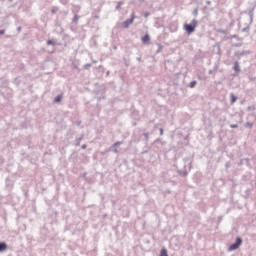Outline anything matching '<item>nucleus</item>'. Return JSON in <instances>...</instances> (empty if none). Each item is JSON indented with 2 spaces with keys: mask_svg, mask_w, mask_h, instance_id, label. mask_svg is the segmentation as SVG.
Wrapping results in <instances>:
<instances>
[{
  "mask_svg": "<svg viewBox=\"0 0 256 256\" xmlns=\"http://www.w3.org/2000/svg\"><path fill=\"white\" fill-rule=\"evenodd\" d=\"M197 27V20L193 19L191 24H184V29L188 34H191L195 31V28Z\"/></svg>",
  "mask_w": 256,
  "mask_h": 256,
  "instance_id": "nucleus-1",
  "label": "nucleus"
},
{
  "mask_svg": "<svg viewBox=\"0 0 256 256\" xmlns=\"http://www.w3.org/2000/svg\"><path fill=\"white\" fill-rule=\"evenodd\" d=\"M149 16V13L148 12H145L144 13V17L147 18Z\"/></svg>",
  "mask_w": 256,
  "mask_h": 256,
  "instance_id": "nucleus-14",
  "label": "nucleus"
},
{
  "mask_svg": "<svg viewBox=\"0 0 256 256\" xmlns=\"http://www.w3.org/2000/svg\"><path fill=\"white\" fill-rule=\"evenodd\" d=\"M6 249H7V245L4 244V243H1V244H0V251H4V250H6Z\"/></svg>",
  "mask_w": 256,
  "mask_h": 256,
  "instance_id": "nucleus-6",
  "label": "nucleus"
},
{
  "mask_svg": "<svg viewBox=\"0 0 256 256\" xmlns=\"http://www.w3.org/2000/svg\"><path fill=\"white\" fill-rule=\"evenodd\" d=\"M160 256H168L167 250L163 248V249L161 250Z\"/></svg>",
  "mask_w": 256,
  "mask_h": 256,
  "instance_id": "nucleus-7",
  "label": "nucleus"
},
{
  "mask_svg": "<svg viewBox=\"0 0 256 256\" xmlns=\"http://www.w3.org/2000/svg\"><path fill=\"white\" fill-rule=\"evenodd\" d=\"M80 144H79V142L77 143V146H79Z\"/></svg>",
  "mask_w": 256,
  "mask_h": 256,
  "instance_id": "nucleus-22",
  "label": "nucleus"
},
{
  "mask_svg": "<svg viewBox=\"0 0 256 256\" xmlns=\"http://www.w3.org/2000/svg\"><path fill=\"white\" fill-rule=\"evenodd\" d=\"M234 70H235L236 72H240V66H239V63H238V62H235Z\"/></svg>",
  "mask_w": 256,
  "mask_h": 256,
  "instance_id": "nucleus-5",
  "label": "nucleus"
},
{
  "mask_svg": "<svg viewBox=\"0 0 256 256\" xmlns=\"http://www.w3.org/2000/svg\"><path fill=\"white\" fill-rule=\"evenodd\" d=\"M82 149H86V144H83Z\"/></svg>",
  "mask_w": 256,
  "mask_h": 256,
  "instance_id": "nucleus-17",
  "label": "nucleus"
},
{
  "mask_svg": "<svg viewBox=\"0 0 256 256\" xmlns=\"http://www.w3.org/2000/svg\"><path fill=\"white\" fill-rule=\"evenodd\" d=\"M119 8H120V5L117 6V9H119Z\"/></svg>",
  "mask_w": 256,
  "mask_h": 256,
  "instance_id": "nucleus-21",
  "label": "nucleus"
},
{
  "mask_svg": "<svg viewBox=\"0 0 256 256\" xmlns=\"http://www.w3.org/2000/svg\"><path fill=\"white\" fill-rule=\"evenodd\" d=\"M122 142H115L114 147L121 145Z\"/></svg>",
  "mask_w": 256,
  "mask_h": 256,
  "instance_id": "nucleus-13",
  "label": "nucleus"
},
{
  "mask_svg": "<svg viewBox=\"0 0 256 256\" xmlns=\"http://www.w3.org/2000/svg\"><path fill=\"white\" fill-rule=\"evenodd\" d=\"M237 127H238L237 124H231L232 129H236Z\"/></svg>",
  "mask_w": 256,
  "mask_h": 256,
  "instance_id": "nucleus-12",
  "label": "nucleus"
},
{
  "mask_svg": "<svg viewBox=\"0 0 256 256\" xmlns=\"http://www.w3.org/2000/svg\"><path fill=\"white\" fill-rule=\"evenodd\" d=\"M114 152H115V153H117V150H116V148L114 149Z\"/></svg>",
  "mask_w": 256,
  "mask_h": 256,
  "instance_id": "nucleus-20",
  "label": "nucleus"
},
{
  "mask_svg": "<svg viewBox=\"0 0 256 256\" xmlns=\"http://www.w3.org/2000/svg\"><path fill=\"white\" fill-rule=\"evenodd\" d=\"M149 40H150V37H149L148 34H146V35H144V36L142 37V42H143V43H147V42H149Z\"/></svg>",
  "mask_w": 256,
  "mask_h": 256,
  "instance_id": "nucleus-4",
  "label": "nucleus"
},
{
  "mask_svg": "<svg viewBox=\"0 0 256 256\" xmlns=\"http://www.w3.org/2000/svg\"><path fill=\"white\" fill-rule=\"evenodd\" d=\"M18 31H21V27H18Z\"/></svg>",
  "mask_w": 256,
  "mask_h": 256,
  "instance_id": "nucleus-19",
  "label": "nucleus"
},
{
  "mask_svg": "<svg viewBox=\"0 0 256 256\" xmlns=\"http://www.w3.org/2000/svg\"><path fill=\"white\" fill-rule=\"evenodd\" d=\"M82 138H79V141H81Z\"/></svg>",
  "mask_w": 256,
  "mask_h": 256,
  "instance_id": "nucleus-23",
  "label": "nucleus"
},
{
  "mask_svg": "<svg viewBox=\"0 0 256 256\" xmlns=\"http://www.w3.org/2000/svg\"><path fill=\"white\" fill-rule=\"evenodd\" d=\"M47 45H53V46H55V41H53V40H48V41H47Z\"/></svg>",
  "mask_w": 256,
  "mask_h": 256,
  "instance_id": "nucleus-10",
  "label": "nucleus"
},
{
  "mask_svg": "<svg viewBox=\"0 0 256 256\" xmlns=\"http://www.w3.org/2000/svg\"><path fill=\"white\" fill-rule=\"evenodd\" d=\"M241 244H242L241 238H237L236 242L229 247L228 251L232 252L237 250L241 246Z\"/></svg>",
  "mask_w": 256,
  "mask_h": 256,
  "instance_id": "nucleus-2",
  "label": "nucleus"
},
{
  "mask_svg": "<svg viewBox=\"0 0 256 256\" xmlns=\"http://www.w3.org/2000/svg\"><path fill=\"white\" fill-rule=\"evenodd\" d=\"M87 67H90V64H86V65H85V68H87Z\"/></svg>",
  "mask_w": 256,
  "mask_h": 256,
  "instance_id": "nucleus-18",
  "label": "nucleus"
},
{
  "mask_svg": "<svg viewBox=\"0 0 256 256\" xmlns=\"http://www.w3.org/2000/svg\"><path fill=\"white\" fill-rule=\"evenodd\" d=\"M5 34V30H0V35H4Z\"/></svg>",
  "mask_w": 256,
  "mask_h": 256,
  "instance_id": "nucleus-15",
  "label": "nucleus"
},
{
  "mask_svg": "<svg viewBox=\"0 0 256 256\" xmlns=\"http://www.w3.org/2000/svg\"><path fill=\"white\" fill-rule=\"evenodd\" d=\"M134 19H135V15H134V12H132L131 18L126 19L123 22V28H128L133 23Z\"/></svg>",
  "mask_w": 256,
  "mask_h": 256,
  "instance_id": "nucleus-3",
  "label": "nucleus"
},
{
  "mask_svg": "<svg viewBox=\"0 0 256 256\" xmlns=\"http://www.w3.org/2000/svg\"><path fill=\"white\" fill-rule=\"evenodd\" d=\"M196 81H192L191 83H190V88H194V86L196 85Z\"/></svg>",
  "mask_w": 256,
  "mask_h": 256,
  "instance_id": "nucleus-11",
  "label": "nucleus"
},
{
  "mask_svg": "<svg viewBox=\"0 0 256 256\" xmlns=\"http://www.w3.org/2000/svg\"><path fill=\"white\" fill-rule=\"evenodd\" d=\"M63 97L61 96V95H58L56 98H55V102L56 103H59V102H61V99H62Z\"/></svg>",
  "mask_w": 256,
  "mask_h": 256,
  "instance_id": "nucleus-8",
  "label": "nucleus"
},
{
  "mask_svg": "<svg viewBox=\"0 0 256 256\" xmlns=\"http://www.w3.org/2000/svg\"><path fill=\"white\" fill-rule=\"evenodd\" d=\"M236 100H237V98L235 97V95L231 94V102L235 103Z\"/></svg>",
  "mask_w": 256,
  "mask_h": 256,
  "instance_id": "nucleus-9",
  "label": "nucleus"
},
{
  "mask_svg": "<svg viewBox=\"0 0 256 256\" xmlns=\"http://www.w3.org/2000/svg\"><path fill=\"white\" fill-rule=\"evenodd\" d=\"M160 135H163V128H160Z\"/></svg>",
  "mask_w": 256,
  "mask_h": 256,
  "instance_id": "nucleus-16",
  "label": "nucleus"
}]
</instances>
